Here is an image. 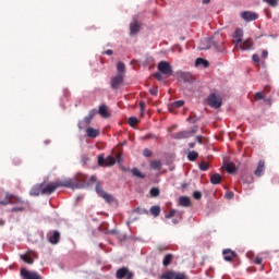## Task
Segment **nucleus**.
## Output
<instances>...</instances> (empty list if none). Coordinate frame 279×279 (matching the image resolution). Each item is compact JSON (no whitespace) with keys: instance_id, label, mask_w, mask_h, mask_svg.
<instances>
[{"instance_id":"c9c22d12","label":"nucleus","mask_w":279,"mask_h":279,"mask_svg":"<svg viewBox=\"0 0 279 279\" xmlns=\"http://www.w3.org/2000/svg\"><path fill=\"white\" fill-rule=\"evenodd\" d=\"M265 3H268L271 8H276L278 5V0H264Z\"/></svg>"},{"instance_id":"412c9836","label":"nucleus","mask_w":279,"mask_h":279,"mask_svg":"<svg viewBox=\"0 0 279 279\" xmlns=\"http://www.w3.org/2000/svg\"><path fill=\"white\" fill-rule=\"evenodd\" d=\"M171 263H173V254H167L162 260L163 267H169Z\"/></svg>"},{"instance_id":"2f4dec72","label":"nucleus","mask_w":279,"mask_h":279,"mask_svg":"<svg viewBox=\"0 0 279 279\" xmlns=\"http://www.w3.org/2000/svg\"><path fill=\"white\" fill-rule=\"evenodd\" d=\"M150 167L151 169H160V167H162V163L160 162V160H154L150 162Z\"/></svg>"},{"instance_id":"473e14b6","label":"nucleus","mask_w":279,"mask_h":279,"mask_svg":"<svg viewBox=\"0 0 279 279\" xmlns=\"http://www.w3.org/2000/svg\"><path fill=\"white\" fill-rule=\"evenodd\" d=\"M199 169L201 171H208V169H210V166L208 165V162L203 161L199 163Z\"/></svg>"},{"instance_id":"7ed1b4c3","label":"nucleus","mask_w":279,"mask_h":279,"mask_svg":"<svg viewBox=\"0 0 279 279\" xmlns=\"http://www.w3.org/2000/svg\"><path fill=\"white\" fill-rule=\"evenodd\" d=\"M98 165H100V167H112L117 165V158H114L113 156H108L107 158H105L104 155H99Z\"/></svg>"},{"instance_id":"aec40b11","label":"nucleus","mask_w":279,"mask_h":279,"mask_svg":"<svg viewBox=\"0 0 279 279\" xmlns=\"http://www.w3.org/2000/svg\"><path fill=\"white\" fill-rule=\"evenodd\" d=\"M221 180H223V178L219 173H215L210 177L211 184H221Z\"/></svg>"},{"instance_id":"6e6552de","label":"nucleus","mask_w":279,"mask_h":279,"mask_svg":"<svg viewBox=\"0 0 279 279\" xmlns=\"http://www.w3.org/2000/svg\"><path fill=\"white\" fill-rule=\"evenodd\" d=\"M158 71L163 75H171L173 73V71L171 70V64H169V62L167 61L159 62Z\"/></svg>"},{"instance_id":"f8f14e48","label":"nucleus","mask_w":279,"mask_h":279,"mask_svg":"<svg viewBox=\"0 0 279 279\" xmlns=\"http://www.w3.org/2000/svg\"><path fill=\"white\" fill-rule=\"evenodd\" d=\"M48 241L52 245H58V243L60 241V232L59 231H50L48 233Z\"/></svg>"},{"instance_id":"ddd939ff","label":"nucleus","mask_w":279,"mask_h":279,"mask_svg":"<svg viewBox=\"0 0 279 279\" xmlns=\"http://www.w3.org/2000/svg\"><path fill=\"white\" fill-rule=\"evenodd\" d=\"M243 40V29L236 28L233 33V43L239 45Z\"/></svg>"},{"instance_id":"9d476101","label":"nucleus","mask_w":279,"mask_h":279,"mask_svg":"<svg viewBox=\"0 0 279 279\" xmlns=\"http://www.w3.org/2000/svg\"><path fill=\"white\" fill-rule=\"evenodd\" d=\"M222 255H223V259L227 260V263H232V260H236V258H238L236 252H234L230 248H226L222 252Z\"/></svg>"},{"instance_id":"ea45409f","label":"nucleus","mask_w":279,"mask_h":279,"mask_svg":"<svg viewBox=\"0 0 279 279\" xmlns=\"http://www.w3.org/2000/svg\"><path fill=\"white\" fill-rule=\"evenodd\" d=\"M174 279H186V276H184L183 274H180V272H175Z\"/></svg>"},{"instance_id":"c85d7f7f","label":"nucleus","mask_w":279,"mask_h":279,"mask_svg":"<svg viewBox=\"0 0 279 279\" xmlns=\"http://www.w3.org/2000/svg\"><path fill=\"white\" fill-rule=\"evenodd\" d=\"M150 214L153 217H158L160 215V206H153L150 208Z\"/></svg>"},{"instance_id":"a19ab883","label":"nucleus","mask_w":279,"mask_h":279,"mask_svg":"<svg viewBox=\"0 0 279 279\" xmlns=\"http://www.w3.org/2000/svg\"><path fill=\"white\" fill-rule=\"evenodd\" d=\"M95 182H97V177L92 175V177L89 178V180L87 181V184H93V183H95Z\"/></svg>"},{"instance_id":"1a4fd4ad","label":"nucleus","mask_w":279,"mask_h":279,"mask_svg":"<svg viewBox=\"0 0 279 279\" xmlns=\"http://www.w3.org/2000/svg\"><path fill=\"white\" fill-rule=\"evenodd\" d=\"M240 16L243 21H246V23L258 20V13L252 11H243Z\"/></svg>"},{"instance_id":"8fccbe9b","label":"nucleus","mask_w":279,"mask_h":279,"mask_svg":"<svg viewBox=\"0 0 279 279\" xmlns=\"http://www.w3.org/2000/svg\"><path fill=\"white\" fill-rule=\"evenodd\" d=\"M267 56H269V52H267V50H263L262 58H267Z\"/></svg>"},{"instance_id":"5701e85b","label":"nucleus","mask_w":279,"mask_h":279,"mask_svg":"<svg viewBox=\"0 0 279 279\" xmlns=\"http://www.w3.org/2000/svg\"><path fill=\"white\" fill-rule=\"evenodd\" d=\"M175 271L173 270H168L166 272H163L161 276H160V279H174L175 278Z\"/></svg>"},{"instance_id":"e433bc0d","label":"nucleus","mask_w":279,"mask_h":279,"mask_svg":"<svg viewBox=\"0 0 279 279\" xmlns=\"http://www.w3.org/2000/svg\"><path fill=\"white\" fill-rule=\"evenodd\" d=\"M117 69L119 71V73H123L125 71V64L119 62L117 65Z\"/></svg>"},{"instance_id":"a18cd8bd","label":"nucleus","mask_w":279,"mask_h":279,"mask_svg":"<svg viewBox=\"0 0 279 279\" xmlns=\"http://www.w3.org/2000/svg\"><path fill=\"white\" fill-rule=\"evenodd\" d=\"M170 217H175V210L171 209L169 214L167 215V218L170 219Z\"/></svg>"},{"instance_id":"9b49d317","label":"nucleus","mask_w":279,"mask_h":279,"mask_svg":"<svg viewBox=\"0 0 279 279\" xmlns=\"http://www.w3.org/2000/svg\"><path fill=\"white\" fill-rule=\"evenodd\" d=\"M96 193L102 197V199H106V202H108V204H110V202H112V195L104 192V189L101 187V185L97 184L96 185Z\"/></svg>"},{"instance_id":"f704fd0d","label":"nucleus","mask_w":279,"mask_h":279,"mask_svg":"<svg viewBox=\"0 0 279 279\" xmlns=\"http://www.w3.org/2000/svg\"><path fill=\"white\" fill-rule=\"evenodd\" d=\"M158 195H160V190L158 187H153L150 190V196L151 197H158Z\"/></svg>"},{"instance_id":"58836bf2","label":"nucleus","mask_w":279,"mask_h":279,"mask_svg":"<svg viewBox=\"0 0 279 279\" xmlns=\"http://www.w3.org/2000/svg\"><path fill=\"white\" fill-rule=\"evenodd\" d=\"M193 197H194V199H202V192H194L193 193Z\"/></svg>"},{"instance_id":"f257e3e1","label":"nucleus","mask_w":279,"mask_h":279,"mask_svg":"<svg viewBox=\"0 0 279 279\" xmlns=\"http://www.w3.org/2000/svg\"><path fill=\"white\" fill-rule=\"evenodd\" d=\"M60 186H72L71 182L60 183V182H50L48 184H41V193L43 195H51L56 189H60Z\"/></svg>"},{"instance_id":"6e6d98bb","label":"nucleus","mask_w":279,"mask_h":279,"mask_svg":"<svg viewBox=\"0 0 279 279\" xmlns=\"http://www.w3.org/2000/svg\"><path fill=\"white\" fill-rule=\"evenodd\" d=\"M203 3L208 4V3H210V0H203Z\"/></svg>"},{"instance_id":"b1692460","label":"nucleus","mask_w":279,"mask_h":279,"mask_svg":"<svg viewBox=\"0 0 279 279\" xmlns=\"http://www.w3.org/2000/svg\"><path fill=\"white\" fill-rule=\"evenodd\" d=\"M225 170L227 173H234L236 171V166L232 162L225 163Z\"/></svg>"},{"instance_id":"dca6fc26","label":"nucleus","mask_w":279,"mask_h":279,"mask_svg":"<svg viewBox=\"0 0 279 279\" xmlns=\"http://www.w3.org/2000/svg\"><path fill=\"white\" fill-rule=\"evenodd\" d=\"M179 206H183L184 208H189V206H191V198H189V196H181L179 198Z\"/></svg>"},{"instance_id":"7c9ffc66","label":"nucleus","mask_w":279,"mask_h":279,"mask_svg":"<svg viewBox=\"0 0 279 279\" xmlns=\"http://www.w3.org/2000/svg\"><path fill=\"white\" fill-rule=\"evenodd\" d=\"M129 125L131 128H134L135 125H138V119L136 117L129 118Z\"/></svg>"},{"instance_id":"4d7b16f0","label":"nucleus","mask_w":279,"mask_h":279,"mask_svg":"<svg viewBox=\"0 0 279 279\" xmlns=\"http://www.w3.org/2000/svg\"><path fill=\"white\" fill-rule=\"evenodd\" d=\"M198 143H202V137H196Z\"/></svg>"},{"instance_id":"0eeeda50","label":"nucleus","mask_w":279,"mask_h":279,"mask_svg":"<svg viewBox=\"0 0 279 279\" xmlns=\"http://www.w3.org/2000/svg\"><path fill=\"white\" fill-rule=\"evenodd\" d=\"M8 204H23V201L12 194H7L4 201L0 202L1 206H8Z\"/></svg>"},{"instance_id":"864d4df0","label":"nucleus","mask_w":279,"mask_h":279,"mask_svg":"<svg viewBox=\"0 0 279 279\" xmlns=\"http://www.w3.org/2000/svg\"><path fill=\"white\" fill-rule=\"evenodd\" d=\"M107 56H112V50H106L105 52Z\"/></svg>"},{"instance_id":"6ab92c4d","label":"nucleus","mask_w":279,"mask_h":279,"mask_svg":"<svg viewBox=\"0 0 279 279\" xmlns=\"http://www.w3.org/2000/svg\"><path fill=\"white\" fill-rule=\"evenodd\" d=\"M31 195L37 197L38 195H43V185H36L31 190Z\"/></svg>"},{"instance_id":"bb28decb","label":"nucleus","mask_w":279,"mask_h":279,"mask_svg":"<svg viewBox=\"0 0 279 279\" xmlns=\"http://www.w3.org/2000/svg\"><path fill=\"white\" fill-rule=\"evenodd\" d=\"M131 173L135 177V178H141L142 180L145 179V174L143 172H141V170H138V168H133L131 170Z\"/></svg>"},{"instance_id":"cd10ccee","label":"nucleus","mask_w":279,"mask_h":279,"mask_svg":"<svg viewBox=\"0 0 279 279\" xmlns=\"http://www.w3.org/2000/svg\"><path fill=\"white\" fill-rule=\"evenodd\" d=\"M131 34H138V29H141V25H138V22H133L130 26Z\"/></svg>"},{"instance_id":"393cba45","label":"nucleus","mask_w":279,"mask_h":279,"mask_svg":"<svg viewBox=\"0 0 279 279\" xmlns=\"http://www.w3.org/2000/svg\"><path fill=\"white\" fill-rule=\"evenodd\" d=\"M195 65L196 66H204V69H208V66H209V63H208V61H206V60H204V59H202V58H198V59H196V61H195Z\"/></svg>"},{"instance_id":"f3484780","label":"nucleus","mask_w":279,"mask_h":279,"mask_svg":"<svg viewBox=\"0 0 279 279\" xmlns=\"http://www.w3.org/2000/svg\"><path fill=\"white\" fill-rule=\"evenodd\" d=\"M182 106H184V100H177L169 105V107H168L169 112H173V110H175V108H182Z\"/></svg>"},{"instance_id":"37998d69","label":"nucleus","mask_w":279,"mask_h":279,"mask_svg":"<svg viewBox=\"0 0 279 279\" xmlns=\"http://www.w3.org/2000/svg\"><path fill=\"white\" fill-rule=\"evenodd\" d=\"M254 263H255V265H262L263 264V257H255Z\"/></svg>"},{"instance_id":"4be33fe9","label":"nucleus","mask_w":279,"mask_h":279,"mask_svg":"<svg viewBox=\"0 0 279 279\" xmlns=\"http://www.w3.org/2000/svg\"><path fill=\"white\" fill-rule=\"evenodd\" d=\"M254 43L252 41V39H246L244 43L241 44V49L247 51V49H252Z\"/></svg>"},{"instance_id":"423d86ee","label":"nucleus","mask_w":279,"mask_h":279,"mask_svg":"<svg viewBox=\"0 0 279 279\" xmlns=\"http://www.w3.org/2000/svg\"><path fill=\"white\" fill-rule=\"evenodd\" d=\"M207 101L208 106L211 108H221L222 100L220 96H217V94L209 95Z\"/></svg>"},{"instance_id":"a878e982","label":"nucleus","mask_w":279,"mask_h":279,"mask_svg":"<svg viewBox=\"0 0 279 279\" xmlns=\"http://www.w3.org/2000/svg\"><path fill=\"white\" fill-rule=\"evenodd\" d=\"M199 158V154H197V151L192 150L187 154V160H190L191 162H195V160Z\"/></svg>"},{"instance_id":"4c0bfd02","label":"nucleus","mask_w":279,"mask_h":279,"mask_svg":"<svg viewBox=\"0 0 279 279\" xmlns=\"http://www.w3.org/2000/svg\"><path fill=\"white\" fill-rule=\"evenodd\" d=\"M25 210V207L19 206L11 209V213H23Z\"/></svg>"},{"instance_id":"20e7f679","label":"nucleus","mask_w":279,"mask_h":279,"mask_svg":"<svg viewBox=\"0 0 279 279\" xmlns=\"http://www.w3.org/2000/svg\"><path fill=\"white\" fill-rule=\"evenodd\" d=\"M116 278L117 279H134V272L130 271V268L128 267H122L119 268L116 272Z\"/></svg>"},{"instance_id":"2eb2a0df","label":"nucleus","mask_w":279,"mask_h":279,"mask_svg":"<svg viewBox=\"0 0 279 279\" xmlns=\"http://www.w3.org/2000/svg\"><path fill=\"white\" fill-rule=\"evenodd\" d=\"M264 171H265V161L259 160L257 168L255 170V175H257V178H260Z\"/></svg>"},{"instance_id":"603ef678","label":"nucleus","mask_w":279,"mask_h":279,"mask_svg":"<svg viewBox=\"0 0 279 279\" xmlns=\"http://www.w3.org/2000/svg\"><path fill=\"white\" fill-rule=\"evenodd\" d=\"M154 76L156 77V80H162V76L160 73H155Z\"/></svg>"},{"instance_id":"49530a36","label":"nucleus","mask_w":279,"mask_h":279,"mask_svg":"<svg viewBox=\"0 0 279 279\" xmlns=\"http://www.w3.org/2000/svg\"><path fill=\"white\" fill-rule=\"evenodd\" d=\"M226 197H227V199H232V197H234V193H232V192H227V193H226Z\"/></svg>"},{"instance_id":"c756f323","label":"nucleus","mask_w":279,"mask_h":279,"mask_svg":"<svg viewBox=\"0 0 279 279\" xmlns=\"http://www.w3.org/2000/svg\"><path fill=\"white\" fill-rule=\"evenodd\" d=\"M98 112L101 117H108V107L105 105L100 106Z\"/></svg>"},{"instance_id":"4468645a","label":"nucleus","mask_w":279,"mask_h":279,"mask_svg":"<svg viewBox=\"0 0 279 279\" xmlns=\"http://www.w3.org/2000/svg\"><path fill=\"white\" fill-rule=\"evenodd\" d=\"M123 84V74H119L111 80L112 88H119Z\"/></svg>"},{"instance_id":"de8ad7c7","label":"nucleus","mask_w":279,"mask_h":279,"mask_svg":"<svg viewBox=\"0 0 279 279\" xmlns=\"http://www.w3.org/2000/svg\"><path fill=\"white\" fill-rule=\"evenodd\" d=\"M253 61H255L256 63H259L260 57H258V54H253Z\"/></svg>"},{"instance_id":"39448f33","label":"nucleus","mask_w":279,"mask_h":279,"mask_svg":"<svg viewBox=\"0 0 279 279\" xmlns=\"http://www.w3.org/2000/svg\"><path fill=\"white\" fill-rule=\"evenodd\" d=\"M20 275L22 279H43L38 272L28 270L27 268H21Z\"/></svg>"},{"instance_id":"79ce46f5","label":"nucleus","mask_w":279,"mask_h":279,"mask_svg":"<svg viewBox=\"0 0 279 279\" xmlns=\"http://www.w3.org/2000/svg\"><path fill=\"white\" fill-rule=\"evenodd\" d=\"M140 108H141V113L144 114L145 113V102L144 101H140Z\"/></svg>"},{"instance_id":"72a5a7b5","label":"nucleus","mask_w":279,"mask_h":279,"mask_svg":"<svg viewBox=\"0 0 279 279\" xmlns=\"http://www.w3.org/2000/svg\"><path fill=\"white\" fill-rule=\"evenodd\" d=\"M266 94L265 92H258L255 94L254 98L256 99V101L260 100V99H265Z\"/></svg>"},{"instance_id":"f03ea898","label":"nucleus","mask_w":279,"mask_h":279,"mask_svg":"<svg viewBox=\"0 0 279 279\" xmlns=\"http://www.w3.org/2000/svg\"><path fill=\"white\" fill-rule=\"evenodd\" d=\"M21 260L26 263V265H34V262L38 258V253L33 250L26 251L24 254L20 255Z\"/></svg>"},{"instance_id":"a211bd4d","label":"nucleus","mask_w":279,"mask_h":279,"mask_svg":"<svg viewBox=\"0 0 279 279\" xmlns=\"http://www.w3.org/2000/svg\"><path fill=\"white\" fill-rule=\"evenodd\" d=\"M86 134L89 138H97L98 134H99V130L98 129H93V128H88L86 130Z\"/></svg>"},{"instance_id":"5fc2aeb1","label":"nucleus","mask_w":279,"mask_h":279,"mask_svg":"<svg viewBox=\"0 0 279 279\" xmlns=\"http://www.w3.org/2000/svg\"><path fill=\"white\" fill-rule=\"evenodd\" d=\"M189 147H190V149H193V147H195V143H190Z\"/></svg>"},{"instance_id":"c03bdc74","label":"nucleus","mask_w":279,"mask_h":279,"mask_svg":"<svg viewBox=\"0 0 279 279\" xmlns=\"http://www.w3.org/2000/svg\"><path fill=\"white\" fill-rule=\"evenodd\" d=\"M144 156H145V158H149V156H151V150H149V149H144Z\"/></svg>"},{"instance_id":"09e8293b","label":"nucleus","mask_w":279,"mask_h":279,"mask_svg":"<svg viewBox=\"0 0 279 279\" xmlns=\"http://www.w3.org/2000/svg\"><path fill=\"white\" fill-rule=\"evenodd\" d=\"M177 137H178V138H186V133L181 132V133L178 134Z\"/></svg>"},{"instance_id":"3c124183","label":"nucleus","mask_w":279,"mask_h":279,"mask_svg":"<svg viewBox=\"0 0 279 279\" xmlns=\"http://www.w3.org/2000/svg\"><path fill=\"white\" fill-rule=\"evenodd\" d=\"M151 95H158V88H153L150 89Z\"/></svg>"}]
</instances>
